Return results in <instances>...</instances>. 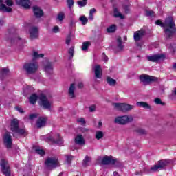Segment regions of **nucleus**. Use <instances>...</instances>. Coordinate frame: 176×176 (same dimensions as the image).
Segmentation results:
<instances>
[{"label": "nucleus", "instance_id": "f257e3e1", "mask_svg": "<svg viewBox=\"0 0 176 176\" xmlns=\"http://www.w3.org/2000/svg\"><path fill=\"white\" fill-rule=\"evenodd\" d=\"M155 24L164 28L166 38H171L175 34V23L171 16L166 18L164 23L162 21L157 20L155 21Z\"/></svg>", "mask_w": 176, "mask_h": 176}, {"label": "nucleus", "instance_id": "f03ea898", "mask_svg": "<svg viewBox=\"0 0 176 176\" xmlns=\"http://www.w3.org/2000/svg\"><path fill=\"white\" fill-rule=\"evenodd\" d=\"M20 122L17 118L10 120V129L12 132V135L15 138H18L19 135H27V131L24 128L19 126Z\"/></svg>", "mask_w": 176, "mask_h": 176}, {"label": "nucleus", "instance_id": "7ed1b4c3", "mask_svg": "<svg viewBox=\"0 0 176 176\" xmlns=\"http://www.w3.org/2000/svg\"><path fill=\"white\" fill-rule=\"evenodd\" d=\"M39 104L44 109H52L53 108V100L41 94L39 96Z\"/></svg>", "mask_w": 176, "mask_h": 176}, {"label": "nucleus", "instance_id": "20e7f679", "mask_svg": "<svg viewBox=\"0 0 176 176\" xmlns=\"http://www.w3.org/2000/svg\"><path fill=\"white\" fill-rule=\"evenodd\" d=\"M23 69L28 74H35V72L39 69V65L38 64V62L32 60L25 63Z\"/></svg>", "mask_w": 176, "mask_h": 176}, {"label": "nucleus", "instance_id": "39448f33", "mask_svg": "<svg viewBox=\"0 0 176 176\" xmlns=\"http://www.w3.org/2000/svg\"><path fill=\"white\" fill-rule=\"evenodd\" d=\"M134 120V118L131 115H125L122 116L116 117L114 122L117 123V124H121L122 126H124L129 123H131Z\"/></svg>", "mask_w": 176, "mask_h": 176}, {"label": "nucleus", "instance_id": "423d86ee", "mask_svg": "<svg viewBox=\"0 0 176 176\" xmlns=\"http://www.w3.org/2000/svg\"><path fill=\"white\" fill-rule=\"evenodd\" d=\"M168 163H170V160H168L160 161L158 164L151 168L150 171L151 173H156V171L162 170L164 167H166V166L168 164Z\"/></svg>", "mask_w": 176, "mask_h": 176}, {"label": "nucleus", "instance_id": "0eeeda50", "mask_svg": "<svg viewBox=\"0 0 176 176\" xmlns=\"http://www.w3.org/2000/svg\"><path fill=\"white\" fill-rule=\"evenodd\" d=\"M45 166L47 168H56L58 166V158L52 157L47 158L45 161Z\"/></svg>", "mask_w": 176, "mask_h": 176}, {"label": "nucleus", "instance_id": "6e6552de", "mask_svg": "<svg viewBox=\"0 0 176 176\" xmlns=\"http://www.w3.org/2000/svg\"><path fill=\"white\" fill-rule=\"evenodd\" d=\"M0 166L3 173L6 176H10V166H9V162L5 159H1L0 161Z\"/></svg>", "mask_w": 176, "mask_h": 176}, {"label": "nucleus", "instance_id": "1a4fd4ad", "mask_svg": "<svg viewBox=\"0 0 176 176\" xmlns=\"http://www.w3.org/2000/svg\"><path fill=\"white\" fill-rule=\"evenodd\" d=\"M140 82H142L144 85H149L151 82H156L157 78L146 74H142L139 76Z\"/></svg>", "mask_w": 176, "mask_h": 176}, {"label": "nucleus", "instance_id": "9d476101", "mask_svg": "<svg viewBox=\"0 0 176 176\" xmlns=\"http://www.w3.org/2000/svg\"><path fill=\"white\" fill-rule=\"evenodd\" d=\"M3 141L4 145L6 146V148H12V144H13V138H12V135H10V132H6L3 135Z\"/></svg>", "mask_w": 176, "mask_h": 176}, {"label": "nucleus", "instance_id": "9b49d317", "mask_svg": "<svg viewBox=\"0 0 176 176\" xmlns=\"http://www.w3.org/2000/svg\"><path fill=\"white\" fill-rule=\"evenodd\" d=\"M116 163V160L113 159L112 156H104L102 160V164H115Z\"/></svg>", "mask_w": 176, "mask_h": 176}, {"label": "nucleus", "instance_id": "f8f14e48", "mask_svg": "<svg viewBox=\"0 0 176 176\" xmlns=\"http://www.w3.org/2000/svg\"><path fill=\"white\" fill-rule=\"evenodd\" d=\"M30 39H36L39 35V29L38 27H32L30 29Z\"/></svg>", "mask_w": 176, "mask_h": 176}, {"label": "nucleus", "instance_id": "ddd939ff", "mask_svg": "<svg viewBox=\"0 0 176 176\" xmlns=\"http://www.w3.org/2000/svg\"><path fill=\"white\" fill-rule=\"evenodd\" d=\"M145 35V30H140L138 31H136L133 34V38L135 42H138L142 39V37Z\"/></svg>", "mask_w": 176, "mask_h": 176}, {"label": "nucleus", "instance_id": "4468645a", "mask_svg": "<svg viewBox=\"0 0 176 176\" xmlns=\"http://www.w3.org/2000/svg\"><path fill=\"white\" fill-rule=\"evenodd\" d=\"M94 71L95 72V77L97 79H101L102 77V69H101V66L100 65H95Z\"/></svg>", "mask_w": 176, "mask_h": 176}, {"label": "nucleus", "instance_id": "2eb2a0df", "mask_svg": "<svg viewBox=\"0 0 176 176\" xmlns=\"http://www.w3.org/2000/svg\"><path fill=\"white\" fill-rule=\"evenodd\" d=\"M46 122H47V118L40 117L37 120V122L36 123V127H38V129L45 127L46 126Z\"/></svg>", "mask_w": 176, "mask_h": 176}, {"label": "nucleus", "instance_id": "dca6fc26", "mask_svg": "<svg viewBox=\"0 0 176 176\" xmlns=\"http://www.w3.org/2000/svg\"><path fill=\"white\" fill-rule=\"evenodd\" d=\"M56 137L58 140L54 139L52 136H50L47 138V141H50L51 142H53L54 144H58V145H63V138L60 137V134H57Z\"/></svg>", "mask_w": 176, "mask_h": 176}, {"label": "nucleus", "instance_id": "f3484780", "mask_svg": "<svg viewBox=\"0 0 176 176\" xmlns=\"http://www.w3.org/2000/svg\"><path fill=\"white\" fill-rule=\"evenodd\" d=\"M16 3L25 9H30V6H31L30 0H16Z\"/></svg>", "mask_w": 176, "mask_h": 176}, {"label": "nucleus", "instance_id": "a211bd4d", "mask_svg": "<svg viewBox=\"0 0 176 176\" xmlns=\"http://www.w3.org/2000/svg\"><path fill=\"white\" fill-rule=\"evenodd\" d=\"M44 71L48 74H53V63L47 62L44 65Z\"/></svg>", "mask_w": 176, "mask_h": 176}, {"label": "nucleus", "instance_id": "6ab92c4d", "mask_svg": "<svg viewBox=\"0 0 176 176\" xmlns=\"http://www.w3.org/2000/svg\"><path fill=\"white\" fill-rule=\"evenodd\" d=\"M33 11L35 17H36L37 19H39L42 17V16H43V11L42 10V9H41V8L38 6H34L33 8Z\"/></svg>", "mask_w": 176, "mask_h": 176}, {"label": "nucleus", "instance_id": "aec40b11", "mask_svg": "<svg viewBox=\"0 0 176 176\" xmlns=\"http://www.w3.org/2000/svg\"><path fill=\"white\" fill-rule=\"evenodd\" d=\"M162 58H163V55L155 54V55L148 56L147 60L148 61H152L153 63H156V61H159V60H162Z\"/></svg>", "mask_w": 176, "mask_h": 176}, {"label": "nucleus", "instance_id": "412c9836", "mask_svg": "<svg viewBox=\"0 0 176 176\" xmlns=\"http://www.w3.org/2000/svg\"><path fill=\"white\" fill-rule=\"evenodd\" d=\"M75 84H71L68 90V96L70 98H75Z\"/></svg>", "mask_w": 176, "mask_h": 176}, {"label": "nucleus", "instance_id": "4be33fe9", "mask_svg": "<svg viewBox=\"0 0 176 176\" xmlns=\"http://www.w3.org/2000/svg\"><path fill=\"white\" fill-rule=\"evenodd\" d=\"M75 143L77 144V145H85V138H83L82 135H78L75 138Z\"/></svg>", "mask_w": 176, "mask_h": 176}, {"label": "nucleus", "instance_id": "5701e85b", "mask_svg": "<svg viewBox=\"0 0 176 176\" xmlns=\"http://www.w3.org/2000/svg\"><path fill=\"white\" fill-rule=\"evenodd\" d=\"M3 2V0H0V10L10 13V12H12V8L10 7H7L5 4H2Z\"/></svg>", "mask_w": 176, "mask_h": 176}, {"label": "nucleus", "instance_id": "b1692460", "mask_svg": "<svg viewBox=\"0 0 176 176\" xmlns=\"http://www.w3.org/2000/svg\"><path fill=\"white\" fill-rule=\"evenodd\" d=\"M133 108V105L122 103V112H129V111H131Z\"/></svg>", "mask_w": 176, "mask_h": 176}, {"label": "nucleus", "instance_id": "393cba45", "mask_svg": "<svg viewBox=\"0 0 176 176\" xmlns=\"http://www.w3.org/2000/svg\"><path fill=\"white\" fill-rule=\"evenodd\" d=\"M11 42L12 43H14L16 42H19V43H25V40L19 37V35L16 34L11 39Z\"/></svg>", "mask_w": 176, "mask_h": 176}, {"label": "nucleus", "instance_id": "a878e982", "mask_svg": "<svg viewBox=\"0 0 176 176\" xmlns=\"http://www.w3.org/2000/svg\"><path fill=\"white\" fill-rule=\"evenodd\" d=\"M136 105L140 107V108H144V109H151V105L146 103V102H138Z\"/></svg>", "mask_w": 176, "mask_h": 176}, {"label": "nucleus", "instance_id": "bb28decb", "mask_svg": "<svg viewBox=\"0 0 176 176\" xmlns=\"http://www.w3.org/2000/svg\"><path fill=\"white\" fill-rule=\"evenodd\" d=\"M45 56L43 54H39L38 51H34L32 53V58L33 60H39V58H42Z\"/></svg>", "mask_w": 176, "mask_h": 176}, {"label": "nucleus", "instance_id": "cd10ccee", "mask_svg": "<svg viewBox=\"0 0 176 176\" xmlns=\"http://www.w3.org/2000/svg\"><path fill=\"white\" fill-rule=\"evenodd\" d=\"M9 69L6 67L0 68V76L3 78V76H6V75H9Z\"/></svg>", "mask_w": 176, "mask_h": 176}, {"label": "nucleus", "instance_id": "c85d7f7f", "mask_svg": "<svg viewBox=\"0 0 176 176\" xmlns=\"http://www.w3.org/2000/svg\"><path fill=\"white\" fill-rule=\"evenodd\" d=\"M107 82L109 86H116V80L108 76L107 77Z\"/></svg>", "mask_w": 176, "mask_h": 176}, {"label": "nucleus", "instance_id": "c756f323", "mask_svg": "<svg viewBox=\"0 0 176 176\" xmlns=\"http://www.w3.org/2000/svg\"><path fill=\"white\" fill-rule=\"evenodd\" d=\"M36 100H38V96L36 94H33L30 98H29V101L30 104H36Z\"/></svg>", "mask_w": 176, "mask_h": 176}, {"label": "nucleus", "instance_id": "7c9ffc66", "mask_svg": "<svg viewBox=\"0 0 176 176\" xmlns=\"http://www.w3.org/2000/svg\"><path fill=\"white\" fill-rule=\"evenodd\" d=\"M114 17H119L120 19H124L123 14L119 12V10L116 8H113Z\"/></svg>", "mask_w": 176, "mask_h": 176}, {"label": "nucleus", "instance_id": "2f4dec72", "mask_svg": "<svg viewBox=\"0 0 176 176\" xmlns=\"http://www.w3.org/2000/svg\"><path fill=\"white\" fill-rule=\"evenodd\" d=\"M117 42H118V47L119 50H123V47L124 46L123 45V42L122 41V38L118 37Z\"/></svg>", "mask_w": 176, "mask_h": 176}, {"label": "nucleus", "instance_id": "473e14b6", "mask_svg": "<svg viewBox=\"0 0 176 176\" xmlns=\"http://www.w3.org/2000/svg\"><path fill=\"white\" fill-rule=\"evenodd\" d=\"M113 107H114L115 109L117 111H122L123 103H113Z\"/></svg>", "mask_w": 176, "mask_h": 176}, {"label": "nucleus", "instance_id": "72a5a7b5", "mask_svg": "<svg viewBox=\"0 0 176 176\" xmlns=\"http://www.w3.org/2000/svg\"><path fill=\"white\" fill-rule=\"evenodd\" d=\"M64 19H65V13L63 12H59L57 15V20H58V21H63Z\"/></svg>", "mask_w": 176, "mask_h": 176}, {"label": "nucleus", "instance_id": "f704fd0d", "mask_svg": "<svg viewBox=\"0 0 176 176\" xmlns=\"http://www.w3.org/2000/svg\"><path fill=\"white\" fill-rule=\"evenodd\" d=\"M80 21L82 22V25H86V24H87L89 20L87 19V18H86L85 16V15H82L80 17L79 19Z\"/></svg>", "mask_w": 176, "mask_h": 176}, {"label": "nucleus", "instance_id": "c9c22d12", "mask_svg": "<svg viewBox=\"0 0 176 176\" xmlns=\"http://www.w3.org/2000/svg\"><path fill=\"white\" fill-rule=\"evenodd\" d=\"M77 5L79 8H84L86 5H87V0H82L77 1Z\"/></svg>", "mask_w": 176, "mask_h": 176}, {"label": "nucleus", "instance_id": "e433bc0d", "mask_svg": "<svg viewBox=\"0 0 176 176\" xmlns=\"http://www.w3.org/2000/svg\"><path fill=\"white\" fill-rule=\"evenodd\" d=\"M35 151L36 153H37L38 155H41V156H43V155H45V151H43V149H42V148L41 147H36L35 148Z\"/></svg>", "mask_w": 176, "mask_h": 176}, {"label": "nucleus", "instance_id": "4c0bfd02", "mask_svg": "<svg viewBox=\"0 0 176 176\" xmlns=\"http://www.w3.org/2000/svg\"><path fill=\"white\" fill-rule=\"evenodd\" d=\"M89 46H90V42H89V41L84 42L82 43V50L83 52H86V50H87V49H89Z\"/></svg>", "mask_w": 176, "mask_h": 176}, {"label": "nucleus", "instance_id": "58836bf2", "mask_svg": "<svg viewBox=\"0 0 176 176\" xmlns=\"http://www.w3.org/2000/svg\"><path fill=\"white\" fill-rule=\"evenodd\" d=\"M102 137H104V133L102 131H96V140H101Z\"/></svg>", "mask_w": 176, "mask_h": 176}, {"label": "nucleus", "instance_id": "ea45409f", "mask_svg": "<svg viewBox=\"0 0 176 176\" xmlns=\"http://www.w3.org/2000/svg\"><path fill=\"white\" fill-rule=\"evenodd\" d=\"M72 159H74V157L72 155H66V161L65 164L69 165L71 164V162H72Z\"/></svg>", "mask_w": 176, "mask_h": 176}, {"label": "nucleus", "instance_id": "a19ab883", "mask_svg": "<svg viewBox=\"0 0 176 176\" xmlns=\"http://www.w3.org/2000/svg\"><path fill=\"white\" fill-rule=\"evenodd\" d=\"M75 47H72L69 49L68 53L69 54V60H71V58H72V57H74V50Z\"/></svg>", "mask_w": 176, "mask_h": 176}, {"label": "nucleus", "instance_id": "79ce46f5", "mask_svg": "<svg viewBox=\"0 0 176 176\" xmlns=\"http://www.w3.org/2000/svg\"><path fill=\"white\" fill-rule=\"evenodd\" d=\"M77 123H79L81 126H85L86 124V120L83 118H80L77 119Z\"/></svg>", "mask_w": 176, "mask_h": 176}, {"label": "nucleus", "instance_id": "37998d69", "mask_svg": "<svg viewBox=\"0 0 176 176\" xmlns=\"http://www.w3.org/2000/svg\"><path fill=\"white\" fill-rule=\"evenodd\" d=\"M116 31V25H112L107 28V32H115Z\"/></svg>", "mask_w": 176, "mask_h": 176}, {"label": "nucleus", "instance_id": "c03bdc74", "mask_svg": "<svg viewBox=\"0 0 176 176\" xmlns=\"http://www.w3.org/2000/svg\"><path fill=\"white\" fill-rule=\"evenodd\" d=\"M123 8L125 10V13H129L130 12V4L124 5Z\"/></svg>", "mask_w": 176, "mask_h": 176}, {"label": "nucleus", "instance_id": "a18cd8bd", "mask_svg": "<svg viewBox=\"0 0 176 176\" xmlns=\"http://www.w3.org/2000/svg\"><path fill=\"white\" fill-rule=\"evenodd\" d=\"M69 9H72L74 6V0H67Z\"/></svg>", "mask_w": 176, "mask_h": 176}, {"label": "nucleus", "instance_id": "49530a36", "mask_svg": "<svg viewBox=\"0 0 176 176\" xmlns=\"http://www.w3.org/2000/svg\"><path fill=\"white\" fill-rule=\"evenodd\" d=\"M89 162H90V157L89 156H86L83 160V166H87Z\"/></svg>", "mask_w": 176, "mask_h": 176}, {"label": "nucleus", "instance_id": "de8ad7c7", "mask_svg": "<svg viewBox=\"0 0 176 176\" xmlns=\"http://www.w3.org/2000/svg\"><path fill=\"white\" fill-rule=\"evenodd\" d=\"M155 104H157L158 105H164V103L162 102V100L159 98H156L155 99Z\"/></svg>", "mask_w": 176, "mask_h": 176}, {"label": "nucleus", "instance_id": "09e8293b", "mask_svg": "<svg viewBox=\"0 0 176 176\" xmlns=\"http://www.w3.org/2000/svg\"><path fill=\"white\" fill-rule=\"evenodd\" d=\"M60 28L58 26H54L52 29L53 32H54L55 34H57V32H58Z\"/></svg>", "mask_w": 176, "mask_h": 176}, {"label": "nucleus", "instance_id": "8fccbe9b", "mask_svg": "<svg viewBox=\"0 0 176 176\" xmlns=\"http://www.w3.org/2000/svg\"><path fill=\"white\" fill-rule=\"evenodd\" d=\"M38 118V115L36 114H31L30 116H29V119H30V120H32L35 118Z\"/></svg>", "mask_w": 176, "mask_h": 176}, {"label": "nucleus", "instance_id": "3c124183", "mask_svg": "<svg viewBox=\"0 0 176 176\" xmlns=\"http://www.w3.org/2000/svg\"><path fill=\"white\" fill-rule=\"evenodd\" d=\"M6 3L8 6H12L13 5V1L12 0H6Z\"/></svg>", "mask_w": 176, "mask_h": 176}, {"label": "nucleus", "instance_id": "603ef678", "mask_svg": "<svg viewBox=\"0 0 176 176\" xmlns=\"http://www.w3.org/2000/svg\"><path fill=\"white\" fill-rule=\"evenodd\" d=\"M153 11H152V10H150V11H146V16H153Z\"/></svg>", "mask_w": 176, "mask_h": 176}, {"label": "nucleus", "instance_id": "864d4df0", "mask_svg": "<svg viewBox=\"0 0 176 176\" xmlns=\"http://www.w3.org/2000/svg\"><path fill=\"white\" fill-rule=\"evenodd\" d=\"M80 131L81 133H87V131H89V129H87V128H80Z\"/></svg>", "mask_w": 176, "mask_h": 176}, {"label": "nucleus", "instance_id": "5fc2aeb1", "mask_svg": "<svg viewBox=\"0 0 176 176\" xmlns=\"http://www.w3.org/2000/svg\"><path fill=\"white\" fill-rule=\"evenodd\" d=\"M89 111L90 112H94V111H96V105H91L89 107Z\"/></svg>", "mask_w": 176, "mask_h": 176}, {"label": "nucleus", "instance_id": "6e6d98bb", "mask_svg": "<svg viewBox=\"0 0 176 176\" xmlns=\"http://www.w3.org/2000/svg\"><path fill=\"white\" fill-rule=\"evenodd\" d=\"M16 111H18V112H20V113H24V111L23 110V109L21 107H16Z\"/></svg>", "mask_w": 176, "mask_h": 176}, {"label": "nucleus", "instance_id": "4d7b16f0", "mask_svg": "<svg viewBox=\"0 0 176 176\" xmlns=\"http://www.w3.org/2000/svg\"><path fill=\"white\" fill-rule=\"evenodd\" d=\"M66 45H69L71 43V36H68L67 38H66Z\"/></svg>", "mask_w": 176, "mask_h": 176}, {"label": "nucleus", "instance_id": "13d9d810", "mask_svg": "<svg viewBox=\"0 0 176 176\" xmlns=\"http://www.w3.org/2000/svg\"><path fill=\"white\" fill-rule=\"evenodd\" d=\"M96 8H92L89 11V14H94V13H96Z\"/></svg>", "mask_w": 176, "mask_h": 176}, {"label": "nucleus", "instance_id": "bf43d9fd", "mask_svg": "<svg viewBox=\"0 0 176 176\" xmlns=\"http://www.w3.org/2000/svg\"><path fill=\"white\" fill-rule=\"evenodd\" d=\"M102 57H103V61H105V63H107V61H108V56L104 55V54H102Z\"/></svg>", "mask_w": 176, "mask_h": 176}, {"label": "nucleus", "instance_id": "052dcab7", "mask_svg": "<svg viewBox=\"0 0 176 176\" xmlns=\"http://www.w3.org/2000/svg\"><path fill=\"white\" fill-rule=\"evenodd\" d=\"M167 47L170 50V52H174V47L173 46L168 45Z\"/></svg>", "mask_w": 176, "mask_h": 176}, {"label": "nucleus", "instance_id": "680f3d73", "mask_svg": "<svg viewBox=\"0 0 176 176\" xmlns=\"http://www.w3.org/2000/svg\"><path fill=\"white\" fill-rule=\"evenodd\" d=\"M78 87L79 89H82V87H83V83H82V82H79V83L78 84Z\"/></svg>", "mask_w": 176, "mask_h": 176}, {"label": "nucleus", "instance_id": "e2e57ef3", "mask_svg": "<svg viewBox=\"0 0 176 176\" xmlns=\"http://www.w3.org/2000/svg\"><path fill=\"white\" fill-rule=\"evenodd\" d=\"M89 19L93 20L94 19V15H93V14H89Z\"/></svg>", "mask_w": 176, "mask_h": 176}, {"label": "nucleus", "instance_id": "0e129e2a", "mask_svg": "<svg viewBox=\"0 0 176 176\" xmlns=\"http://www.w3.org/2000/svg\"><path fill=\"white\" fill-rule=\"evenodd\" d=\"M113 176H120V175H119V173L116 171L113 172Z\"/></svg>", "mask_w": 176, "mask_h": 176}, {"label": "nucleus", "instance_id": "69168bd1", "mask_svg": "<svg viewBox=\"0 0 176 176\" xmlns=\"http://www.w3.org/2000/svg\"><path fill=\"white\" fill-rule=\"evenodd\" d=\"M139 133H140V134H145V131L143 129H140Z\"/></svg>", "mask_w": 176, "mask_h": 176}, {"label": "nucleus", "instance_id": "338daca9", "mask_svg": "<svg viewBox=\"0 0 176 176\" xmlns=\"http://www.w3.org/2000/svg\"><path fill=\"white\" fill-rule=\"evenodd\" d=\"M98 126H99V127H101V126H102V122H98Z\"/></svg>", "mask_w": 176, "mask_h": 176}, {"label": "nucleus", "instance_id": "774afa93", "mask_svg": "<svg viewBox=\"0 0 176 176\" xmlns=\"http://www.w3.org/2000/svg\"><path fill=\"white\" fill-rule=\"evenodd\" d=\"M173 68L176 69V63L173 65Z\"/></svg>", "mask_w": 176, "mask_h": 176}]
</instances>
